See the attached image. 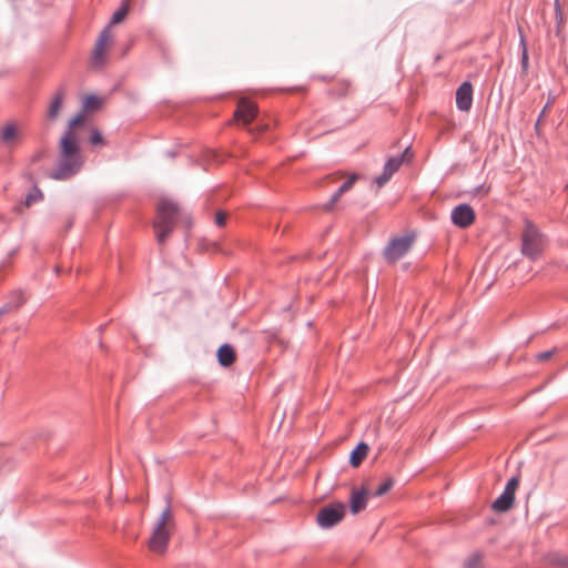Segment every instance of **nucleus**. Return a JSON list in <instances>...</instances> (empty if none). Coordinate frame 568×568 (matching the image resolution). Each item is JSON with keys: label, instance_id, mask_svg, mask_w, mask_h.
<instances>
[{"label": "nucleus", "instance_id": "nucleus-1", "mask_svg": "<svg viewBox=\"0 0 568 568\" xmlns=\"http://www.w3.org/2000/svg\"><path fill=\"white\" fill-rule=\"evenodd\" d=\"M82 164L83 161L74 133L65 131L60 140L59 159L55 169L50 173V178L57 181L69 180L81 170Z\"/></svg>", "mask_w": 568, "mask_h": 568}, {"label": "nucleus", "instance_id": "nucleus-2", "mask_svg": "<svg viewBox=\"0 0 568 568\" xmlns=\"http://www.w3.org/2000/svg\"><path fill=\"white\" fill-rule=\"evenodd\" d=\"M156 211L158 215L153 226L156 232V240L162 244L175 226L179 216V206L173 201L163 199L159 202Z\"/></svg>", "mask_w": 568, "mask_h": 568}, {"label": "nucleus", "instance_id": "nucleus-3", "mask_svg": "<svg viewBox=\"0 0 568 568\" xmlns=\"http://www.w3.org/2000/svg\"><path fill=\"white\" fill-rule=\"evenodd\" d=\"M174 528V517L171 511L170 501L155 523L149 547L152 551L162 554L166 550L171 531Z\"/></svg>", "mask_w": 568, "mask_h": 568}, {"label": "nucleus", "instance_id": "nucleus-4", "mask_svg": "<svg viewBox=\"0 0 568 568\" xmlns=\"http://www.w3.org/2000/svg\"><path fill=\"white\" fill-rule=\"evenodd\" d=\"M545 245L542 233L530 222H525L521 233V253L531 261H536L542 253Z\"/></svg>", "mask_w": 568, "mask_h": 568}, {"label": "nucleus", "instance_id": "nucleus-5", "mask_svg": "<svg viewBox=\"0 0 568 568\" xmlns=\"http://www.w3.org/2000/svg\"><path fill=\"white\" fill-rule=\"evenodd\" d=\"M345 505L343 503H332L322 507L316 515V523L323 529H328L337 525L345 516Z\"/></svg>", "mask_w": 568, "mask_h": 568}, {"label": "nucleus", "instance_id": "nucleus-6", "mask_svg": "<svg viewBox=\"0 0 568 568\" xmlns=\"http://www.w3.org/2000/svg\"><path fill=\"white\" fill-rule=\"evenodd\" d=\"M414 243L413 235H404L392 239L383 250V256L388 263H395L402 258Z\"/></svg>", "mask_w": 568, "mask_h": 568}, {"label": "nucleus", "instance_id": "nucleus-7", "mask_svg": "<svg viewBox=\"0 0 568 568\" xmlns=\"http://www.w3.org/2000/svg\"><path fill=\"white\" fill-rule=\"evenodd\" d=\"M450 219L454 225L466 229L474 223L476 214L469 204L463 203L453 209Z\"/></svg>", "mask_w": 568, "mask_h": 568}, {"label": "nucleus", "instance_id": "nucleus-8", "mask_svg": "<svg viewBox=\"0 0 568 568\" xmlns=\"http://www.w3.org/2000/svg\"><path fill=\"white\" fill-rule=\"evenodd\" d=\"M257 105L247 99H241L235 110V118L242 121L243 124L248 125L257 115Z\"/></svg>", "mask_w": 568, "mask_h": 568}, {"label": "nucleus", "instance_id": "nucleus-9", "mask_svg": "<svg viewBox=\"0 0 568 568\" xmlns=\"http://www.w3.org/2000/svg\"><path fill=\"white\" fill-rule=\"evenodd\" d=\"M456 105L459 111H469L473 105V84L464 81L456 90Z\"/></svg>", "mask_w": 568, "mask_h": 568}, {"label": "nucleus", "instance_id": "nucleus-10", "mask_svg": "<svg viewBox=\"0 0 568 568\" xmlns=\"http://www.w3.org/2000/svg\"><path fill=\"white\" fill-rule=\"evenodd\" d=\"M402 165V158H389L384 164L382 174L376 176L374 182L377 184L378 187H383L392 179V176L399 170Z\"/></svg>", "mask_w": 568, "mask_h": 568}, {"label": "nucleus", "instance_id": "nucleus-11", "mask_svg": "<svg viewBox=\"0 0 568 568\" xmlns=\"http://www.w3.org/2000/svg\"><path fill=\"white\" fill-rule=\"evenodd\" d=\"M358 179V174L354 173L352 174L334 193L333 195L331 196V199L328 200V202H326L324 205H323V209L327 212L332 211L336 203L338 202V200L341 199V196L346 193L347 191H349L354 183L357 181Z\"/></svg>", "mask_w": 568, "mask_h": 568}, {"label": "nucleus", "instance_id": "nucleus-12", "mask_svg": "<svg viewBox=\"0 0 568 568\" xmlns=\"http://www.w3.org/2000/svg\"><path fill=\"white\" fill-rule=\"evenodd\" d=\"M368 491L365 488L353 490L349 498V508L352 514H358L367 506Z\"/></svg>", "mask_w": 568, "mask_h": 568}, {"label": "nucleus", "instance_id": "nucleus-13", "mask_svg": "<svg viewBox=\"0 0 568 568\" xmlns=\"http://www.w3.org/2000/svg\"><path fill=\"white\" fill-rule=\"evenodd\" d=\"M515 501V494L504 489L501 495L491 504V508L496 513H506L508 511Z\"/></svg>", "mask_w": 568, "mask_h": 568}, {"label": "nucleus", "instance_id": "nucleus-14", "mask_svg": "<svg viewBox=\"0 0 568 568\" xmlns=\"http://www.w3.org/2000/svg\"><path fill=\"white\" fill-rule=\"evenodd\" d=\"M216 355L219 364L223 367L231 366L236 359L235 351L230 344L221 345Z\"/></svg>", "mask_w": 568, "mask_h": 568}, {"label": "nucleus", "instance_id": "nucleus-15", "mask_svg": "<svg viewBox=\"0 0 568 568\" xmlns=\"http://www.w3.org/2000/svg\"><path fill=\"white\" fill-rule=\"evenodd\" d=\"M369 450V447L366 443L361 442L356 445V447L351 452L349 455V464L353 467H357L361 465V463L365 459L367 456V453Z\"/></svg>", "mask_w": 568, "mask_h": 568}, {"label": "nucleus", "instance_id": "nucleus-16", "mask_svg": "<svg viewBox=\"0 0 568 568\" xmlns=\"http://www.w3.org/2000/svg\"><path fill=\"white\" fill-rule=\"evenodd\" d=\"M65 95L64 89L61 87L57 90V92L53 95V99L50 103L49 110H48V118L51 120H54L60 111V108L62 105L63 99Z\"/></svg>", "mask_w": 568, "mask_h": 568}, {"label": "nucleus", "instance_id": "nucleus-17", "mask_svg": "<svg viewBox=\"0 0 568 568\" xmlns=\"http://www.w3.org/2000/svg\"><path fill=\"white\" fill-rule=\"evenodd\" d=\"M18 129L13 123L6 124L1 130V142L10 145L18 138Z\"/></svg>", "mask_w": 568, "mask_h": 568}, {"label": "nucleus", "instance_id": "nucleus-18", "mask_svg": "<svg viewBox=\"0 0 568 568\" xmlns=\"http://www.w3.org/2000/svg\"><path fill=\"white\" fill-rule=\"evenodd\" d=\"M26 302L22 291H16L10 296L9 301L1 307L6 308V313L19 308Z\"/></svg>", "mask_w": 568, "mask_h": 568}, {"label": "nucleus", "instance_id": "nucleus-19", "mask_svg": "<svg viewBox=\"0 0 568 568\" xmlns=\"http://www.w3.org/2000/svg\"><path fill=\"white\" fill-rule=\"evenodd\" d=\"M519 33H520L519 47L521 49L520 69H521V72L526 74L528 72V68H529L528 49H527L525 36L523 34L521 31H519Z\"/></svg>", "mask_w": 568, "mask_h": 568}, {"label": "nucleus", "instance_id": "nucleus-20", "mask_svg": "<svg viewBox=\"0 0 568 568\" xmlns=\"http://www.w3.org/2000/svg\"><path fill=\"white\" fill-rule=\"evenodd\" d=\"M129 12V4L126 2H122V4L114 11L111 17L110 24L121 23Z\"/></svg>", "mask_w": 568, "mask_h": 568}, {"label": "nucleus", "instance_id": "nucleus-21", "mask_svg": "<svg viewBox=\"0 0 568 568\" xmlns=\"http://www.w3.org/2000/svg\"><path fill=\"white\" fill-rule=\"evenodd\" d=\"M101 99L95 94L88 95L83 101V109L87 111H95L101 106Z\"/></svg>", "mask_w": 568, "mask_h": 568}, {"label": "nucleus", "instance_id": "nucleus-22", "mask_svg": "<svg viewBox=\"0 0 568 568\" xmlns=\"http://www.w3.org/2000/svg\"><path fill=\"white\" fill-rule=\"evenodd\" d=\"M43 197V194L41 192V190L37 186H34L29 193L28 195L26 196V200H24V206L29 207L31 206L33 203L36 202H39L41 201Z\"/></svg>", "mask_w": 568, "mask_h": 568}, {"label": "nucleus", "instance_id": "nucleus-23", "mask_svg": "<svg viewBox=\"0 0 568 568\" xmlns=\"http://www.w3.org/2000/svg\"><path fill=\"white\" fill-rule=\"evenodd\" d=\"M550 564L558 566L560 568H567L568 567V556L559 552L551 554L549 556Z\"/></svg>", "mask_w": 568, "mask_h": 568}, {"label": "nucleus", "instance_id": "nucleus-24", "mask_svg": "<svg viewBox=\"0 0 568 568\" xmlns=\"http://www.w3.org/2000/svg\"><path fill=\"white\" fill-rule=\"evenodd\" d=\"M104 51H105L104 47H100L99 44L95 43V47H94V50H93L92 57H91L92 63L94 65H102L103 64V62H104Z\"/></svg>", "mask_w": 568, "mask_h": 568}, {"label": "nucleus", "instance_id": "nucleus-25", "mask_svg": "<svg viewBox=\"0 0 568 568\" xmlns=\"http://www.w3.org/2000/svg\"><path fill=\"white\" fill-rule=\"evenodd\" d=\"M393 485H394V479L389 477L376 488V490L374 491L373 495L375 497H381V496L385 495L387 491H389L392 489Z\"/></svg>", "mask_w": 568, "mask_h": 568}, {"label": "nucleus", "instance_id": "nucleus-26", "mask_svg": "<svg viewBox=\"0 0 568 568\" xmlns=\"http://www.w3.org/2000/svg\"><path fill=\"white\" fill-rule=\"evenodd\" d=\"M110 42H111V33H110V28L108 26L101 31V33L97 40V44L105 48V45Z\"/></svg>", "mask_w": 568, "mask_h": 568}, {"label": "nucleus", "instance_id": "nucleus-27", "mask_svg": "<svg viewBox=\"0 0 568 568\" xmlns=\"http://www.w3.org/2000/svg\"><path fill=\"white\" fill-rule=\"evenodd\" d=\"M481 557L478 554H473L465 561V568H478L480 565Z\"/></svg>", "mask_w": 568, "mask_h": 568}, {"label": "nucleus", "instance_id": "nucleus-28", "mask_svg": "<svg viewBox=\"0 0 568 568\" xmlns=\"http://www.w3.org/2000/svg\"><path fill=\"white\" fill-rule=\"evenodd\" d=\"M84 121V115L83 113H79L77 114L74 118H72L70 121H69V126L67 129V131H71L73 132V129L80 124H82Z\"/></svg>", "mask_w": 568, "mask_h": 568}, {"label": "nucleus", "instance_id": "nucleus-29", "mask_svg": "<svg viewBox=\"0 0 568 568\" xmlns=\"http://www.w3.org/2000/svg\"><path fill=\"white\" fill-rule=\"evenodd\" d=\"M90 143L93 145L102 144L103 143V136L101 132L97 129H93L90 134Z\"/></svg>", "mask_w": 568, "mask_h": 568}, {"label": "nucleus", "instance_id": "nucleus-30", "mask_svg": "<svg viewBox=\"0 0 568 568\" xmlns=\"http://www.w3.org/2000/svg\"><path fill=\"white\" fill-rule=\"evenodd\" d=\"M518 486H519V477L513 476L510 479H508L505 489L516 494Z\"/></svg>", "mask_w": 568, "mask_h": 568}, {"label": "nucleus", "instance_id": "nucleus-31", "mask_svg": "<svg viewBox=\"0 0 568 568\" xmlns=\"http://www.w3.org/2000/svg\"><path fill=\"white\" fill-rule=\"evenodd\" d=\"M226 217H227V215H226V213H225V212H223V211H219V212H216V214H215L214 223H215L217 226L222 227V226H224V225H225V223H226Z\"/></svg>", "mask_w": 568, "mask_h": 568}, {"label": "nucleus", "instance_id": "nucleus-32", "mask_svg": "<svg viewBox=\"0 0 568 568\" xmlns=\"http://www.w3.org/2000/svg\"><path fill=\"white\" fill-rule=\"evenodd\" d=\"M555 354V349L541 352L537 355L538 361L544 362L549 359Z\"/></svg>", "mask_w": 568, "mask_h": 568}, {"label": "nucleus", "instance_id": "nucleus-33", "mask_svg": "<svg viewBox=\"0 0 568 568\" xmlns=\"http://www.w3.org/2000/svg\"><path fill=\"white\" fill-rule=\"evenodd\" d=\"M412 156H413V154L410 153V146H406L405 150L403 151V153L400 155H397L396 158H402L403 163H405V162H409Z\"/></svg>", "mask_w": 568, "mask_h": 568}, {"label": "nucleus", "instance_id": "nucleus-34", "mask_svg": "<svg viewBox=\"0 0 568 568\" xmlns=\"http://www.w3.org/2000/svg\"><path fill=\"white\" fill-rule=\"evenodd\" d=\"M72 225H73V220H72V219H70V220L68 221V223H67V230L71 229V227H72Z\"/></svg>", "mask_w": 568, "mask_h": 568}, {"label": "nucleus", "instance_id": "nucleus-35", "mask_svg": "<svg viewBox=\"0 0 568 568\" xmlns=\"http://www.w3.org/2000/svg\"><path fill=\"white\" fill-rule=\"evenodd\" d=\"M483 190H484V185H480L475 189V192L478 193V192H481Z\"/></svg>", "mask_w": 568, "mask_h": 568}, {"label": "nucleus", "instance_id": "nucleus-36", "mask_svg": "<svg viewBox=\"0 0 568 568\" xmlns=\"http://www.w3.org/2000/svg\"><path fill=\"white\" fill-rule=\"evenodd\" d=\"M546 109H547V105H546V106L542 109V111L540 112L539 118H541V116H544V115H545ZM539 120H540V119H538V121H539Z\"/></svg>", "mask_w": 568, "mask_h": 568}, {"label": "nucleus", "instance_id": "nucleus-37", "mask_svg": "<svg viewBox=\"0 0 568 568\" xmlns=\"http://www.w3.org/2000/svg\"><path fill=\"white\" fill-rule=\"evenodd\" d=\"M39 159H40V155H39V154H37V155H34V156L32 158V161H33V162H36V161H38Z\"/></svg>", "mask_w": 568, "mask_h": 568}, {"label": "nucleus", "instance_id": "nucleus-38", "mask_svg": "<svg viewBox=\"0 0 568 568\" xmlns=\"http://www.w3.org/2000/svg\"><path fill=\"white\" fill-rule=\"evenodd\" d=\"M6 314V308H0V317Z\"/></svg>", "mask_w": 568, "mask_h": 568}]
</instances>
